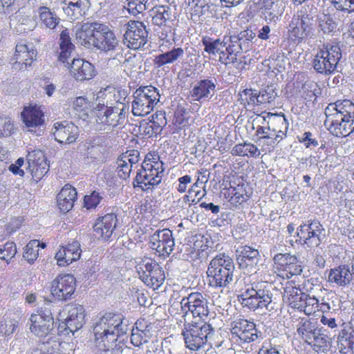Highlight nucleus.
Wrapping results in <instances>:
<instances>
[{
  "label": "nucleus",
  "instance_id": "obj_1",
  "mask_svg": "<svg viewBox=\"0 0 354 354\" xmlns=\"http://www.w3.org/2000/svg\"><path fill=\"white\" fill-rule=\"evenodd\" d=\"M129 330L124 323L123 316L113 313H106L95 319L93 326L95 344L98 351L107 353L117 349L118 344L124 341Z\"/></svg>",
  "mask_w": 354,
  "mask_h": 354
},
{
  "label": "nucleus",
  "instance_id": "obj_2",
  "mask_svg": "<svg viewBox=\"0 0 354 354\" xmlns=\"http://www.w3.org/2000/svg\"><path fill=\"white\" fill-rule=\"evenodd\" d=\"M324 125L336 137H346L354 131V104L348 100H338L325 109Z\"/></svg>",
  "mask_w": 354,
  "mask_h": 354
},
{
  "label": "nucleus",
  "instance_id": "obj_3",
  "mask_svg": "<svg viewBox=\"0 0 354 354\" xmlns=\"http://www.w3.org/2000/svg\"><path fill=\"white\" fill-rule=\"evenodd\" d=\"M273 290L272 284L267 281L254 282L245 286L244 291L239 296V301L250 310L266 308L268 312H274L278 305Z\"/></svg>",
  "mask_w": 354,
  "mask_h": 354
},
{
  "label": "nucleus",
  "instance_id": "obj_4",
  "mask_svg": "<svg viewBox=\"0 0 354 354\" xmlns=\"http://www.w3.org/2000/svg\"><path fill=\"white\" fill-rule=\"evenodd\" d=\"M215 332V328L205 319L191 322L184 319L182 335L186 347L190 351L205 350Z\"/></svg>",
  "mask_w": 354,
  "mask_h": 354
},
{
  "label": "nucleus",
  "instance_id": "obj_5",
  "mask_svg": "<svg viewBox=\"0 0 354 354\" xmlns=\"http://www.w3.org/2000/svg\"><path fill=\"white\" fill-rule=\"evenodd\" d=\"M129 110L124 102H116L113 106H105V102H98L94 107L95 127L99 131L110 130L122 124L124 114Z\"/></svg>",
  "mask_w": 354,
  "mask_h": 354
},
{
  "label": "nucleus",
  "instance_id": "obj_6",
  "mask_svg": "<svg viewBox=\"0 0 354 354\" xmlns=\"http://www.w3.org/2000/svg\"><path fill=\"white\" fill-rule=\"evenodd\" d=\"M133 97V114L136 116H145L153 111L160 102V95L158 88L149 85L138 88Z\"/></svg>",
  "mask_w": 354,
  "mask_h": 354
},
{
  "label": "nucleus",
  "instance_id": "obj_7",
  "mask_svg": "<svg viewBox=\"0 0 354 354\" xmlns=\"http://www.w3.org/2000/svg\"><path fill=\"white\" fill-rule=\"evenodd\" d=\"M165 171L162 162H143L142 168L137 172L133 181V187H138L142 191L152 190L155 186L158 185L163 176Z\"/></svg>",
  "mask_w": 354,
  "mask_h": 354
},
{
  "label": "nucleus",
  "instance_id": "obj_8",
  "mask_svg": "<svg viewBox=\"0 0 354 354\" xmlns=\"http://www.w3.org/2000/svg\"><path fill=\"white\" fill-rule=\"evenodd\" d=\"M341 58L342 51L337 44L327 45L317 52L312 64L317 73L327 75L335 71Z\"/></svg>",
  "mask_w": 354,
  "mask_h": 354
},
{
  "label": "nucleus",
  "instance_id": "obj_9",
  "mask_svg": "<svg viewBox=\"0 0 354 354\" xmlns=\"http://www.w3.org/2000/svg\"><path fill=\"white\" fill-rule=\"evenodd\" d=\"M180 304L184 319L189 313L194 317H200L201 319L207 317L209 313L207 297L199 292H192L187 297H184Z\"/></svg>",
  "mask_w": 354,
  "mask_h": 354
},
{
  "label": "nucleus",
  "instance_id": "obj_10",
  "mask_svg": "<svg viewBox=\"0 0 354 354\" xmlns=\"http://www.w3.org/2000/svg\"><path fill=\"white\" fill-rule=\"evenodd\" d=\"M325 230L317 220H309L297 229V241L308 248L318 247L325 237Z\"/></svg>",
  "mask_w": 354,
  "mask_h": 354
},
{
  "label": "nucleus",
  "instance_id": "obj_11",
  "mask_svg": "<svg viewBox=\"0 0 354 354\" xmlns=\"http://www.w3.org/2000/svg\"><path fill=\"white\" fill-rule=\"evenodd\" d=\"M99 27L101 29L94 47L113 59L120 60L123 57V49L115 33L105 24H102Z\"/></svg>",
  "mask_w": 354,
  "mask_h": 354
},
{
  "label": "nucleus",
  "instance_id": "obj_12",
  "mask_svg": "<svg viewBox=\"0 0 354 354\" xmlns=\"http://www.w3.org/2000/svg\"><path fill=\"white\" fill-rule=\"evenodd\" d=\"M137 270L140 279L153 289L158 288L165 279L162 268L151 259H143L138 265Z\"/></svg>",
  "mask_w": 354,
  "mask_h": 354
},
{
  "label": "nucleus",
  "instance_id": "obj_13",
  "mask_svg": "<svg viewBox=\"0 0 354 354\" xmlns=\"http://www.w3.org/2000/svg\"><path fill=\"white\" fill-rule=\"evenodd\" d=\"M230 326L232 338L239 344L253 342L261 335L256 324L245 319H236L231 323Z\"/></svg>",
  "mask_w": 354,
  "mask_h": 354
},
{
  "label": "nucleus",
  "instance_id": "obj_14",
  "mask_svg": "<svg viewBox=\"0 0 354 354\" xmlns=\"http://www.w3.org/2000/svg\"><path fill=\"white\" fill-rule=\"evenodd\" d=\"M65 310L68 315L65 320L59 324L58 331H66V334L71 333L74 335L85 324L84 307L80 304H70L66 305Z\"/></svg>",
  "mask_w": 354,
  "mask_h": 354
},
{
  "label": "nucleus",
  "instance_id": "obj_15",
  "mask_svg": "<svg viewBox=\"0 0 354 354\" xmlns=\"http://www.w3.org/2000/svg\"><path fill=\"white\" fill-rule=\"evenodd\" d=\"M148 32L145 24L139 21H130L124 34L123 42L128 48L138 50L147 44Z\"/></svg>",
  "mask_w": 354,
  "mask_h": 354
},
{
  "label": "nucleus",
  "instance_id": "obj_16",
  "mask_svg": "<svg viewBox=\"0 0 354 354\" xmlns=\"http://www.w3.org/2000/svg\"><path fill=\"white\" fill-rule=\"evenodd\" d=\"M75 286V278L72 274H59L51 283V294L58 300L66 301L71 298Z\"/></svg>",
  "mask_w": 354,
  "mask_h": 354
},
{
  "label": "nucleus",
  "instance_id": "obj_17",
  "mask_svg": "<svg viewBox=\"0 0 354 354\" xmlns=\"http://www.w3.org/2000/svg\"><path fill=\"white\" fill-rule=\"evenodd\" d=\"M149 243L160 255L168 257L175 245L173 233L168 228L158 230L150 236Z\"/></svg>",
  "mask_w": 354,
  "mask_h": 354
},
{
  "label": "nucleus",
  "instance_id": "obj_18",
  "mask_svg": "<svg viewBox=\"0 0 354 354\" xmlns=\"http://www.w3.org/2000/svg\"><path fill=\"white\" fill-rule=\"evenodd\" d=\"M102 26L101 23L89 21L83 23L78 28L76 26L75 28L77 42L86 48L94 47L101 29L99 26Z\"/></svg>",
  "mask_w": 354,
  "mask_h": 354
},
{
  "label": "nucleus",
  "instance_id": "obj_19",
  "mask_svg": "<svg viewBox=\"0 0 354 354\" xmlns=\"http://www.w3.org/2000/svg\"><path fill=\"white\" fill-rule=\"evenodd\" d=\"M52 133L55 140L61 144H71L79 137V128L68 121L57 122L53 124Z\"/></svg>",
  "mask_w": 354,
  "mask_h": 354
},
{
  "label": "nucleus",
  "instance_id": "obj_20",
  "mask_svg": "<svg viewBox=\"0 0 354 354\" xmlns=\"http://www.w3.org/2000/svg\"><path fill=\"white\" fill-rule=\"evenodd\" d=\"M267 117L272 118V123L274 124H281L283 126L282 129H277L275 127H273L272 129H270L268 134L259 138V141L270 140V146L274 147L286 136L289 123L283 113L272 114L268 113Z\"/></svg>",
  "mask_w": 354,
  "mask_h": 354
},
{
  "label": "nucleus",
  "instance_id": "obj_21",
  "mask_svg": "<svg viewBox=\"0 0 354 354\" xmlns=\"http://www.w3.org/2000/svg\"><path fill=\"white\" fill-rule=\"evenodd\" d=\"M117 221L114 214H107L98 218L93 226L95 237L102 241H109L116 227Z\"/></svg>",
  "mask_w": 354,
  "mask_h": 354
},
{
  "label": "nucleus",
  "instance_id": "obj_22",
  "mask_svg": "<svg viewBox=\"0 0 354 354\" xmlns=\"http://www.w3.org/2000/svg\"><path fill=\"white\" fill-rule=\"evenodd\" d=\"M344 15L340 12L333 14H323L318 18V24L320 31L324 35L334 36L340 32L342 21L344 20Z\"/></svg>",
  "mask_w": 354,
  "mask_h": 354
},
{
  "label": "nucleus",
  "instance_id": "obj_23",
  "mask_svg": "<svg viewBox=\"0 0 354 354\" xmlns=\"http://www.w3.org/2000/svg\"><path fill=\"white\" fill-rule=\"evenodd\" d=\"M236 259L241 269L248 271L257 266L260 261V254L258 250L248 245L240 247L236 250Z\"/></svg>",
  "mask_w": 354,
  "mask_h": 354
},
{
  "label": "nucleus",
  "instance_id": "obj_24",
  "mask_svg": "<svg viewBox=\"0 0 354 354\" xmlns=\"http://www.w3.org/2000/svg\"><path fill=\"white\" fill-rule=\"evenodd\" d=\"M215 82V80L208 78L197 81L190 91L192 100L201 102L212 98L216 91Z\"/></svg>",
  "mask_w": 354,
  "mask_h": 354
},
{
  "label": "nucleus",
  "instance_id": "obj_25",
  "mask_svg": "<svg viewBox=\"0 0 354 354\" xmlns=\"http://www.w3.org/2000/svg\"><path fill=\"white\" fill-rule=\"evenodd\" d=\"M27 161L32 176L35 181L38 182L48 173V166L44 161V156L40 151L29 152Z\"/></svg>",
  "mask_w": 354,
  "mask_h": 354
},
{
  "label": "nucleus",
  "instance_id": "obj_26",
  "mask_svg": "<svg viewBox=\"0 0 354 354\" xmlns=\"http://www.w3.org/2000/svg\"><path fill=\"white\" fill-rule=\"evenodd\" d=\"M274 261L276 264L283 268V270L287 272V277H290L294 275H299L302 272V267L301 261L295 255H292L290 253L277 254L274 258Z\"/></svg>",
  "mask_w": 354,
  "mask_h": 354
},
{
  "label": "nucleus",
  "instance_id": "obj_27",
  "mask_svg": "<svg viewBox=\"0 0 354 354\" xmlns=\"http://www.w3.org/2000/svg\"><path fill=\"white\" fill-rule=\"evenodd\" d=\"M80 243L77 241H73L66 247H62L55 254L57 264L65 266L78 260L81 254Z\"/></svg>",
  "mask_w": 354,
  "mask_h": 354
},
{
  "label": "nucleus",
  "instance_id": "obj_28",
  "mask_svg": "<svg viewBox=\"0 0 354 354\" xmlns=\"http://www.w3.org/2000/svg\"><path fill=\"white\" fill-rule=\"evenodd\" d=\"M70 68V72L73 77L78 81L91 79L94 75V66L88 61L82 59L73 58L70 64H64Z\"/></svg>",
  "mask_w": 354,
  "mask_h": 354
},
{
  "label": "nucleus",
  "instance_id": "obj_29",
  "mask_svg": "<svg viewBox=\"0 0 354 354\" xmlns=\"http://www.w3.org/2000/svg\"><path fill=\"white\" fill-rule=\"evenodd\" d=\"M234 270L226 269L217 270V269L208 267L207 275L209 285L213 288L227 287L234 280Z\"/></svg>",
  "mask_w": 354,
  "mask_h": 354
},
{
  "label": "nucleus",
  "instance_id": "obj_30",
  "mask_svg": "<svg viewBox=\"0 0 354 354\" xmlns=\"http://www.w3.org/2000/svg\"><path fill=\"white\" fill-rule=\"evenodd\" d=\"M30 331L35 336L45 337L52 335L55 330V322L49 319H41V317L31 315L29 318Z\"/></svg>",
  "mask_w": 354,
  "mask_h": 354
},
{
  "label": "nucleus",
  "instance_id": "obj_31",
  "mask_svg": "<svg viewBox=\"0 0 354 354\" xmlns=\"http://www.w3.org/2000/svg\"><path fill=\"white\" fill-rule=\"evenodd\" d=\"M150 12L152 24L160 27L167 26L176 18L174 9L169 4L155 6Z\"/></svg>",
  "mask_w": 354,
  "mask_h": 354
},
{
  "label": "nucleus",
  "instance_id": "obj_32",
  "mask_svg": "<svg viewBox=\"0 0 354 354\" xmlns=\"http://www.w3.org/2000/svg\"><path fill=\"white\" fill-rule=\"evenodd\" d=\"M77 198V192L75 187L66 185L57 196V206L60 211L66 213L70 211Z\"/></svg>",
  "mask_w": 354,
  "mask_h": 354
},
{
  "label": "nucleus",
  "instance_id": "obj_33",
  "mask_svg": "<svg viewBox=\"0 0 354 354\" xmlns=\"http://www.w3.org/2000/svg\"><path fill=\"white\" fill-rule=\"evenodd\" d=\"M37 56V51L32 46L29 47L24 44H17L15 48V53L14 59L15 60V66L17 64L27 66H30Z\"/></svg>",
  "mask_w": 354,
  "mask_h": 354
},
{
  "label": "nucleus",
  "instance_id": "obj_34",
  "mask_svg": "<svg viewBox=\"0 0 354 354\" xmlns=\"http://www.w3.org/2000/svg\"><path fill=\"white\" fill-rule=\"evenodd\" d=\"M262 13L266 21H277L284 11L285 6L281 0H263Z\"/></svg>",
  "mask_w": 354,
  "mask_h": 354
},
{
  "label": "nucleus",
  "instance_id": "obj_35",
  "mask_svg": "<svg viewBox=\"0 0 354 354\" xmlns=\"http://www.w3.org/2000/svg\"><path fill=\"white\" fill-rule=\"evenodd\" d=\"M352 280V269L346 265L331 269L328 275V281L339 286H346Z\"/></svg>",
  "mask_w": 354,
  "mask_h": 354
},
{
  "label": "nucleus",
  "instance_id": "obj_36",
  "mask_svg": "<svg viewBox=\"0 0 354 354\" xmlns=\"http://www.w3.org/2000/svg\"><path fill=\"white\" fill-rule=\"evenodd\" d=\"M59 46L61 52L59 56V61L63 64H69V59L71 57L75 46L71 42L69 32L67 29L62 31L59 36Z\"/></svg>",
  "mask_w": 354,
  "mask_h": 354
},
{
  "label": "nucleus",
  "instance_id": "obj_37",
  "mask_svg": "<svg viewBox=\"0 0 354 354\" xmlns=\"http://www.w3.org/2000/svg\"><path fill=\"white\" fill-rule=\"evenodd\" d=\"M24 122L28 127H37L43 124L44 114L37 108H26L21 113Z\"/></svg>",
  "mask_w": 354,
  "mask_h": 354
},
{
  "label": "nucleus",
  "instance_id": "obj_38",
  "mask_svg": "<svg viewBox=\"0 0 354 354\" xmlns=\"http://www.w3.org/2000/svg\"><path fill=\"white\" fill-rule=\"evenodd\" d=\"M185 52L182 48H174L171 50L156 55L154 64L157 67H162L166 64H173L184 56Z\"/></svg>",
  "mask_w": 354,
  "mask_h": 354
},
{
  "label": "nucleus",
  "instance_id": "obj_39",
  "mask_svg": "<svg viewBox=\"0 0 354 354\" xmlns=\"http://www.w3.org/2000/svg\"><path fill=\"white\" fill-rule=\"evenodd\" d=\"M93 102L86 96L77 97L73 102V107L80 118L86 120L91 113L94 114Z\"/></svg>",
  "mask_w": 354,
  "mask_h": 354
},
{
  "label": "nucleus",
  "instance_id": "obj_40",
  "mask_svg": "<svg viewBox=\"0 0 354 354\" xmlns=\"http://www.w3.org/2000/svg\"><path fill=\"white\" fill-rule=\"evenodd\" d=\"M85 8L86 0H70L62 9L69 19L75 20L84 14Z\"/></svg>",
  "mask_w": 354,
  "mask_h": 354
},
{
  "label": "nucleus",
  "instance_id": "obj_41",
  "mask_svg": "<svg viewBox=\"0 0 354 354\" xmlns=\"http://www.w3.org/2000/svg\"><path fill=\"white\" fill-rule=\"evenodd\" d=\"M298 335L307 344L312 340L317 333L319 331L315 323L303 318L300 320L299 326L297 328Z\"/></svg>",
  "mask_w": 354,
  "mask_h": 354
},
{
  "label": "nucleus",
  "instance_id": "obj_42",
  "mask_svg": "<svg viewBox=\"0 0 354 354\" xmlns=\"http://www.w3.org/2000/svg\"><path fill=\"white\" fill-rule=\"evenodd\" d=\"M38 12L42 26L53 30L59 23V18L55 12L51 11L48 8L45 6L40 7Z\"/></svg>",
  "mask_w": 354,
  "mask_h": 354
},
{
  "label": "nucleus",
  "instance_id": "obj_43",
  "mask_svg": "<svg viewBox=\"0 0 354 354\" xmlns=\"http://www.w3.org/2000/svg\"><path fill=\"white\" fill-rule=\"evenodd\" d=\"M223 41L220 39H212L209 37H205L202 39V44L204 46L205 51L210 55H216V53L225 54L224 48L227 44V41Z\"/></svg>",
  "mask_w": 354,
  "mask_h": 354
},
{
  "label": "nucleus",
  "instance_id": "obj_44",
  "mask_svg": "<svg viewBox=\"0 0 354 354\" xmlns=\"http://www.w3.org/2000/svg\"><path fill=\"white\" fill-rule=\"evenodd\" d=\"M208 267L216 268L219 271L225 269H226V270H235L233 259L224 253L217 254L213 258Z\"/></svg>",
  "mask_w": 354,
  "mask_h": 354
},
{
  "label": "nucleus",
  "instance_id": "obj_45",
  "mask_svg": "<svg viewBox=\"0 0 354 354\" xmlns=\"http://www.w3.org/2000/svg\"><path fill=\"white\" fill-rule=\"evenodd\" d=\"M15 18L21 25H24V30H32L35 27V21L32 16L30 8L22 7L15 12Z\"/></svg>",
  "mask_w": 354,
  "mask_h": 354
},
{
  "label": "nucleus",
  "instance_id": "obj_46",
  "mask_svg": "<svg viewBox=\"0 0 354 354\" xmlns=\"http://www.w3.org/2000/svg\"><path fill=\"white\" fill-rule=\"evenodd\" d=\"M231 153L233 156H250L252 157H257L260 155V151L254 145L244 142L243 143L236 145L232 148Z\"/></svg>",
  "mask_w": 354,
  "mask_h": 354
},
{
  "label": "nucleus",
  "instance_id": "obj_47",
  "mask_svg": "<svg viewBox=\"0 0 354 354\" xmlns=\"http://www.w3.org/2000/svg\"><path fill=\"white\" fill-rule=\"evenodd\" d=\"M301 91L302 96L310 102L315 101L317 96L321 93L318 84L312 80L306 81L301 86Z\"/></svg>",
  "mask_w": 354,
  "mask_h": 354
},
{
  "label": "nucleus",
  "instance_id": "obj_48",
  "mask_svg": "<svg viewBox=\"0 0 354 354\" xmlns=\"http://www.w3.org/2000/svg\"><path fill=\"white\" fill-rule=\"evenodd\" d=\"M241 103L245 106H259L260 100L258 91L252 88H245L239 93Z\"/></svg>",
  "mask_w": 354,
  "mask_h": 354
},
{
  "label": "nucleus",
  "instance_id": "obj_49",
  "mask_svg": "<svg viewBox=\"0 0 354 354\" xmlns=\"http://www.w3.org/2000/svg\"><path fill=\"white\" fill-rule=\"evenodd\" d=\"M230 188L232 189V196L229 201L233 205L236 207L245 202L249 198V196L247 194L244 187V184H239L236 187H231Z\"/></svg>",
  "mask_w": 354,
  "mask_h": 354
},
{
  "label": "nucleus",
  "instance_id": "obj_50",
  "mask_svg": "<svg viewBox=\"0 0 354 354\" xmlns=\"http://www.w3.org/2000/svg\"><path fill=\"white\" fill-rule=\"evenodd\" d=\"M55 306L52 301L44 300V304L39 307L37 310V313H33L35 316L41 317V319H49L52 322H55L53 310Z\"/></svg>",
  "mask_w": 354,
  "mask_h": 354
},
{
  "label": "nucleus",
  "instance_id": "obj_51",
  "mask_svg": "<svg viewBox=\"0 0 354 354\" xmlns=\"http://www.w3.org/2000/svg\"><path fill=\"white\" fill-rule=\"evenodd\" d=\"M149 326H146L145 329L137 327V330H132L131 335V342L135 346H140L143 343L147 342V336L146 332H149Z\"/></svg>",
  "mask_w": 354,
  "mask_h": 354
},
{
  "label": "nucleus",
  "instance_id": "obj_52",
  "mask_svg": "<svg viewBox=\"0 0 354 354\" xmlns=\"http://www.w3.org/2000/svg\"><path fill=\"white\" fill-rule=\"evenodd\" d=\"M329 343V337L326 335L320 333V330L312 338V340L308 343L314 347L316 351H324L328 348V344Z\"/></svg>",
  "mask_w": 354,
  "mask_h": 354
},
{
  "label": "nucleus",
  "instance_id": "obj_53",
  "mask_svg": "<svg viewBox=\"0 0 354 354\" xmlns=\"http://www.w3.org/2000/svg\"><path fill=\"white\" fill-rule=\"evenodd\" d=\"M127 3L125 6L129 13L133 15L142 13L143 11L149 8L147 4L148 0H127Z\"/></svg>",
  "mask_w": 354,
  "mask_h": 354
},
{
  "label": "nucleus",
  "instance_id": "obj_54",
  "mask_svg": "<svg viewBox=\"0 0 354 354\" xmlns=\"http://www.w3.org/2000/svg\"><path fill=\"white\" fill-rule=\"evenodd\" d=\"M260 104H267L273 102L277 95L274 85H268L264 89L258 92Z\"/></svg>",
  "mask_w": 354,
  "mask_h": 354
},
{
  "label": "nucleus",
  "instance_id": "obj_55",
  "mask_svg": "<svg viewBox=\"0 0 354 354\" xmlns=\"http://www.w3.org/2000/svg\"><path fill=\"white\" fill-rule=\"evenodd\" d=\"M39 242L37 240L30 241L26 246L24 258L28 262L32 263L38 257Z\"/></svg>",
  "mask_w": 354,
  "mask_h": 354
},
{
  "label": "nucleus",
  "instance_id": "obj_56",
  "mask_svg": "<svg viewBox=\"0 0 354 354\" xmlns=\"http://www.w3.org/2000/svg\"><path fill=\"white\" fill-rule=\"evenodd\" d=\"M301 22H299V17H296L295 15L292 20L289 24L288 32L290 33L291 36L299 39H301L304 38L303 33V28L300 26Z\"/></svg>",
  "mask_w": 354,
  "mask_h": 354
},
{
  "label": "nucleus",
  "instance_id": "obj_57",
  "mask_svg": "<svg viewBox=\"0 0 354 354\" xmlns=\"http://www.w3.org/2000/svg\"><path fill=\"white\" fill-rule=\"evenodd\" d=\"M295 15L299 18L304 37H307L310 33L313 21V17L308 14H304L303 11L297 12Z\"/></svg>",
  "mask_w": 354,
  "mask_h": 354
},
{
  "label": "nucleus",
  "instance_id": "obj_58",
  "mask_svg": "<svg viewBox=\"0 0 354 354\" xmlns=\"http://www.w3.org/2000/svg\"><path fill=\"white\" fill-rule=\"evenodd\" d=\"M17 253L16 245L14 242H7L3 248H0V259L8 261Z\"/></svg>",
  "mask_w": 354,
  "mask_h": 354
},
{
  "label": "nucleus",
  "instance_id": "obj_59",
  "mask_svg": "<svg viewBox=\"0 0 354 354\" xmlns=\"http://www.w3.org/2000/svg\"><path fill=\"white\" fill-rule=\"evenodd\" d=\"M117 172L118 176L124 180L127 179L130 176L133 166L131 165V164H129L128 162H124V160L120 157L117 160Z\"/></svg>",
  "mask_w": 354,
  "mask_h": 354
},
{
  "label": "nucleus",
  "instance_id": "obj_60",
  "mask_svg": "<svg viewBox=\"0 0 354 354\" xmlns=\"http://www.w3.org/2000/svg\"><path fill=\"white\" fill-rule=\"evenodd\" d=\"M18 322L15 319H4L0 324V333L5 336H10L12 335L17 327Z\"/></svg>",
  "mask_w": 354,
  "mask_h": 354
},
{
  "label": "nucleus",
  "instance_id": "obj_61",
  "mask_svg": "<svg viewBox=\"0 0 354 354\" xmlns=\"http://www.w3.org/2000/svg\"><path fill=\"white\" fill-rule=\"evenodd\" d=\"M102 197L100 195V193L93 191L90 195H86L84 198V206L86 209L95 208L100 203Z\"/></svg>",
  "mask_w": 354,
  "mask_h": 354
},
{
  "label": "nucleus",
  "instance_id": "obj_62",
  "mask_svg": "<svg viewBox=\"0 0 354 354\" xmlns=\"http://www.w3.org/2000/svg\"><path fill=\"white\" fill-rule=\"evenodd\" d=\"M228 40L229 41H232V43H239L237 49H239L241 53L243 51H248L251 43L249 41L248 39L241 37L239 34L231 35L228 38Z\"/></svg>",
  "mask_w": 354,
  "mask_h": 354
},
{
  "label": "nucleus",
  "instance_id": "obj_63",
  "mask_svg": "<svg viewBox=\"0 0 354 354\" xmlns=\"http://www.w3.org/2000/svg\"><path fill=\"white\" fill-rule=\"evenodd\" d=\"M302 306L304 307L301 310H304L306 315H310L315 311V308H319V301L317 298L307 295Z\"/></svg>",
  "mask_w": 354,
  "mask_h": 354
},
{
  "label": "nucleus",
  "instance_id": "obj_64",
  "mask_svg": "<svg viewBox=\"0 0 354 354\" xmlns=\"http://www.w3.org/2000/svg\"><path fill=\"white\" fill-rule=\"evenodd\" d=\"M331 4L335 8V12H344L350 13L353 10V5L350 4V0H332Z\"/></svg>",
  "mask_w": 354,
  "mask_h": 354
}]
</instances>
